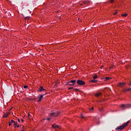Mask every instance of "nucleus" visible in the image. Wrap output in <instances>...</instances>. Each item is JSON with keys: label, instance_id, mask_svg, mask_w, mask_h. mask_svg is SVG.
<instances>
[{"label": "nucleus", "instance_id": "38", "mask_svg": "<svg viewBox=\"0 0 131 131\" xmlns=\"http://www.w3.org/2000/svg\"><path fill=\"white\" fill-rule=\"evenodd\" d=\"M28 115H29V116L30 114H29Z\"/></svg>", "mask_w": 131, "mask_h": 131}, {"label": "nucleus", "instance_id": "7", "mask_svg": "<svg viewBox=\"0 0 131 131\" xmlns=\"http://www.w3.org/2000/svg\"><path fill=\"white\" fill-rule=\"evenodd\" d=\"M45 95H46V94L44 95H40L39 97H38L39 98V99L38 100V102H40V101H41V98H43V96Z\"/></svg>", "mask_w": 131, "mask_h": 131}, {"label": "nucleus", "instance_id": "30", "mask_svg": "<svg viewBox=\"0 0 131 131\" xmlns=\"http://www.w3.org/2000/svg\"><path fill=\"white\" fill-rule=\"evenodd\" d=\"M127 90H128V92L129 91H131V88L128 89Z\"/></svg>", "mask_w": 131, "mask_h": 131}, {"label": "nucleus", "instance_id": "19", "mask_svg": "<svg viewBox=\"0 0 131 131\" xmlns=\"http://www.w3.org/2000/svg\"><path fill=\"white\" fill-rule=\"evenodd\" d=\"M123 92H124V93H125L126 92H128V90H127V89H124L123 90Z\"/></svg>", "mask_w": 131, "mask_h": 131}, {"label": "nucleus", "instance_id": "28", "mask_svg": "<svg viewBox=\"0 0 131 131\" xmlns=\"http://www.w3.org/2000/svg\"><path fill=\"white\" fill-rule=\"evenodd\" d=\"M74 90L75 91V92H77V91H78V89H75Z\"/></svg>", "mask_w": 131, "mask_h": 131}, {"label": "nucleus", "instance_id": "29", "mask_svg": "<svg viewBox=\"0 0 131 131\" xmlns=\"http://www.w3.org/2000/svg\"><path fill=\"white\" fill-rule=\"evenodd\" d=\"M128 85H131V81L129 82V83L128 84Z\"/></svg>", "mask_w": 131, "mask_h": 131}, {"label": "nucleus", "instance_id": "33", "mask_svg": "<svg viewBox=\"0 0 131 131\" xmlns=\"http://www.w3.org/2000/svg\"><path fill=\"white\" fill-rule=\"evenodd\" d=\"M21 121H22V122H23V121H24V120L23 119H21Z\"/></svg>", "mask_w": 131, "mask_h": 131}, {"label": "nucleus", "instance_id": "9", "mask_svg": "<svg viewBox=\"0 0 131 131\" xmlns=\"http://www.w3.org/2000/svg\"><path fill=\"white\" fill-rule=\"evenodd\" d=\"M52 127H53L54 128H61L60 127V126L58 125H52Z\"/></svg>", "mask_w": 131, "mask_h": 131}, {"label": "nucleus", "instance_id": "1", "mask_svg": "<svg viewBox=\"0 0 131 131\" xmlns=\"http://www.w3.org/2000/svg\"><path fill=\"white\" fill-rule=\"evenodd\" d=\"M128 122H129V121H127L126 123H125L124 124L121 125L120 126H118L116 128V130H121L122 129H123V128H124V127L125 126H127V125L128 124Z\"/></svg>", "mask_w": 131, "mask_h": 131}, {"label": "nucleus", "instance_id": "6", "mask_svg": "<svg viewBox=\"0 0 131 131\" xmlns=\"http://www.w3.org/2000/svg\"><path fill=\"white\" fill-rule=\"evenodd\" d=\"M58 115H59V113H52L50 116H54L55 117L56 116H58Z\"/></svg>", "mask_w": 131, "mask_h": 131}, {"label": "nucleus", "instance_id": "13", "mask_svg": "<svg viewBox=\"0 0 131 131\" xmlns=\"http://www.w3.org/2000/svg\"><path fill=\"white\" fill-rule=\"evenodd\" d=\"M24 17H25V20H26L27 19H30V17H29V16H24Z\"/></svg>", "mask_w": 131, "mask_h": 131}, {"label": "nucleus", "instance_id": "36", "mask_svg": "<svg viewBox=\"0 0 131 131\" xmlns=\"http://www.w3.org/2000/svg\"><path fill=\"white\" fill-rule=\"evenodd\" d=\"M70 84H73V85H74L72 83H70Z\"/></svg>", "mask_w": 131, "mask_h": 131}, {"label": "nucleus", "instance_id": "14", "mask_svg": "<svg viewBox=\"0 0 131 131\" xmlns=\"http://www.w3.org/2000/svg\"><path fill=\"white\" fill-rule=\"evenodd\" d=\"M80 117H81V119H84V116H83V115L82 114H81Z\"/></svg>", "mask_w": 131, "mask_h": 131}, {"label": "nucleus", "instance_id": "26", "mask_svg": "<svg viewBox=\"0 0 131 131\" xmlns=\"http://www.w3.org/2000/svg\"><path fill=\"white\" fill-rule=\"evenodd\" d=\"M47 120L50 121L51 120V118H48L47 119Z\"/></svg>", "mask_w": 131, "mask_h": 131}, {"label": "nucleus", "instance_id": "20", "mask_svg": "<svg viewBox=\"0 0 131 131\" xmlns=\"http://www.w3.org/2000/svg\"><path fill=\"white\" fill-rule=\"evenodd\" d=\"M28 86H27V85L24 86V89H28Z\"/></svg>", "mask_w": 131, "mask_h": 131}, {"label": "nucleus", "instance_id": "32", "mask_svg": "<svg viewBox=\"0 0 131 131\" xmlns=\"http://www.w3.org/2000/svg\"><path fill=\"white\" fill-rule=\"evenodd\" d=\"M17 120L18 122H20V119H18Z\"/></svg>", "mask_w": 131, "mask_h": 131}, {"label": "nucleus", "instance_id": "3", "mask_svg": "<svg viewBox=\"0 0 131 131\" xmlns=\"http://www.w3.org/2000/svg\"><path fill=\"white\" fill-rule=\"evenodd\" d=\"M76 82V80H72L69 82H68L67 83V85H74V84ZM70 83H72L73 84H71Z\"/></svg>", "mask_w": 131, "mask_h": 131}, {"label": "nucleus", "instance_id": "2", "mask_svg": "<svg viewBox=\"0 0 131 131\" xmlns=\"http://www.w3.org/2000/svg\"><path fill=\"white\" fill-rule=\"evenodd\" d=\"M76 82L78 85H84L85 84V82L82 80H77Z\"/></svg>", "mask_w": 131, "mask_h": 131}, {"label": "nucleus", "instance_id": "24", "mask_svg": "<svg viewBox=\"0 0 131 131\" xmlns=\"http://www.w3.org/2000/svg\"><path fill=\"white\" fill-rule=\"evenodd\" d=\"M99 111H100V112H102V111H103V108L99 109Z\"/></svg>", "mask_w": 131, "mask_h": 131}, {"label": "nucleus", "instance_id": "16", "mask_svg": "<svg viewBox=\"0 0 131 131\" xmlns=\"http://www.w3.org/2000/svg\"><path fill=\"white\" fill-rule=\"evenodd\" d=\"M97 82V80H96L95 79L91 81V82H93L94 83H95V82Z\"/></svg>", "mask_w": 131, "mask_h": 131}, {"label": "nucleus", "instance_id": "12", "mask_svg": "<svg viewBox=\"0 0 131 131\" xmlns=\"http://www.w3.org/2000/svg\"><path fill=\"white\" fill-rule=\"evenodd\" d=\"M8 116H9V114H8V113H6V114H5L3 116V117H4V118H7V117H8Z\"/></svg>", "mask_w": 131, "mask_h": 131}, {"label": "nucleus", "instance_id": "31", "mask_svg": "<svg viewBox=\"0 0 131 131\" xmlns=\"http://www.w3.org/2000/svg\"><path fill=\"white\" fill-rule=\"evenodd\" d=\"M72 89H73V88H69V90H72Z\"/></svg>", "mask_w": 131, "mask_h": 131}, {"label": "nucleus", "instance_id": "5", "mask_svg": "<svg viewBox=\"0 0 131 131\" xmlns=\"http://www.w3.org/2000/svg\"><path fill=\"white\" fill-rule=\"evenodd\" d=\"M45 91H47V90L43 89V87L42 86H40L38 90L39 92H45Z\"/></svg>", "mask_w": 131, "mask_h": 131}, {"label": "nucleus", "instance_id": "11", "mask_svg": "<svg viewBox=\"0 0 131 131\" xmlns=\"http://www.w3.org/2000/svg\"><path fill=\"white\" fill-rule=\"evenodd\" d=\"M111 79V78H110L109 77H106L103 79L104 81H106V80H109V79Z\"/></svg>", "mask_w": 131, "mask_h": 131}, {"label": "nucleus", "instance_id": "25", "mask_svg": "<svg viewBox=\"0 0 131 131\" xmlns=\"http://www.w3.org/2000/svg\"><path fill=\"white\" fill-rule=\"evenodd\" d=\"M89 110H94V107H92L91 108H89Z\"/></svg>", "mask_w": 131, "mask_h": 131}, {"label": "nucleus", "instance_id": "37", "mask_svg": "<svg viewBox=\"0 0 131 131\" xmlns=\"http://www.w3.org/2000/svg\"><path fill=\"white\" fill-rule=\"evenodd\" d=\"M84 4H85V2H84Z\"/></svg>", "mask_w": 131, "mask_h": 131}, {"label": "nucleus", "instance_id": "8", "mask_svg": "<svg viewBox=\"0 0 131 131\" xmlns=\"http://www.w3.org/2000/svg\"><path fill=\"white\" fill-rule=\"evenodd\" d=\"M124 85H125V82H120L118 84V86H124Z\"/></svg>", "mask_w": 131, "mask_h": 131}, {"label": "nucleus", "instance_id": "10", "mask_svg": "<svg viewBox=\"0 0 131 131\" xmlns=\"http://www.w3.org/2000/svg\"><path fill=\"white\" fill-rule=\"evenodd\" d=\"M102 95V93H96V94H95V96H96V97H100V96H101Z\"/></svg>", "mask_w": 131, "mask_h": 131}, {"label": "nucleus", "instance_id": "18", "mask_svg": "<svg viewBox=\"0 0 131 131\" xmlns=\"http://www.w3.org/2000/svg\"><path fill=\"white\" fill-rule=\"evenodd\" d=\"M13 125H14L15 128H16V127H17V123H16V122L14 123V124Z\"/></svg>", "mask_w": 131, "mask_h": 131}, {"label": "nucleus", "instance_id": "4", "mask_svg": "<svg viewBox=\"0 0 131 131\" xmlns=\"http://www.w3.org/2000/svg\"><path fill=\"white\" fill-rule=\"evenodd\" d=\"M122 108H123V110H124L125 109H127L128 108L130 107V105L129 104H122L121 105Z\"/></svg>", "mask_w": 131, "mask_h": 131}, {"label": "nucleus", "instance_id": "23", "mask_svg": "<svg viewBox=\"0 0 131 131\" xmlns=\"http://www.w3.org/2000/svg\"><path fill=\"white\" fill-rule=\"evenodd\" d=\"M11 125H12V124L11 123V122H9V126H11Z\"/></svg>", "mask_w": 131, "mask_h": 131}, {"label": "nucleus", "instance_id": "21", "mask_svg": "<svg viewBox=\"0 0 131 131\" xmlns=\"http://www.w3.org/2000/svg\"><path fill=\"white\" fill-rule=\"evenodd\" d=\"M11 123L13 122V123H16V122H15V121L11 120Z\"/></svg>", "mask_w": 131, "mask_h": 131}, {"label": "nucleus", "instance_id": "15", "mask_svg": "<svg viewBox=\"0 0 131 131\" xmlns=\"http://www.w3.org/2000/svg\"><path fill=\"white\" fill-rule=\"evenodd\" d=\"M127 16V14L126 13H124L123 14H122V17H126Z\"/></svg>", "mask_w": 131, "mask_h": 131}, {"label": "nucleus", "instance_id": "34", "mask_svg": "<svg viewBox=\"0 0 131 131\" xmlns=\"http://www.w3.org/2000/svg\"><path fill=\"white\" fill-rule=\"evenodd\" d=\"M19 126H20L19 125H17L16 127H19Z\"/></svg>", "mask_w": 131, "mask_h": 131}, {"label": "nucleus", "instance_id": "17", "mask_svg": "<svg viewBox=\"0 0 131 131\" xmlns=\"http://www.w3.org/2000/svg\"><path fill=\"white\" fill-rule=\"evenodd\" d=\"M97 78H98V76H94V77H93V79L95 80V79H97Z\"/></svg>", "mask_w": 131, "mask_h": 131}, {"label": "nucleus", "instance_id": "27", "mask_svg": "<svg viewBox=\"0 0 131 131\" xmlns=\"http://www.w3.org/2000/svg\"><path fill=\"white\" fill-rule=\"evenodd\" d=\"M114 15H117V11H116V12L114 13Z\"/></svg>", "mask_w": 131, "mask_h": 131}, {"label": "nucleus", "instance_id": "35", "mask_svg": "<svg viewBox=\"0 0 131 131\" xmlns=\"http://www.w3.org/2000/svg\"><path fill=\"white\" fill-rule=\"evenodd\" d=\"M111 68H113V67H110V69H111Z\"/></svg>", "mask_w": 131, "mask_h": 131}, {"label": "nucleus", "instance_id": "22", "mask_svg": "<svg viewBox=\"0 0 131 131\" xmlns=\"http://www.w3.org/2000/svg\"><path fill=\"white\" fill-rule=\"evenodd\" d=\"M114 1L113 0H110V3H111V4H113V2Z\"/></svg>", "mask_w": 131, "mask_h": 131}]
</instances>
